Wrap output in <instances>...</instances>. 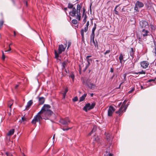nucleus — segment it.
I'll return each mask as SVG.
<instances>
[{"instance_id": "obj_3", "label": "nucleus", "mask_w": 156, "mask_h": 156, "mask_svg": "<svg viewBox=\"0 0 156 156\" xmlns=\"http://www.w3.org/2000/svg\"><path fill=\"white\" fill-rule=\"evenodd\" d=\"M67 41H66V43L65 44V46L61 44L59 45V47L58 48V52H57V51L55 50V58H58L59 57V55L61 54L62 52L64 51L65 49L66 48L67 46Z\"/></svg>"}, {"instance_id": "obj_21", "label": "nucleus", "mask_w": 156, "mask_h": 156, "mask_svg": "<svg viewBox=\"0 0 156 156\" xmlns=\"http://www.w3.org/2000/svg\"><path fill=\"white\" fill-rule=\"evenodd\" d=\"M134 49L133 48H130V51L129 52V54L133 58L134 55Z\"/></svg>"}, {"instance_id": "obj_42", "label": "nucleus", "mask_w": 156, "mask_h": 156, "mask_svg": "<svg viewBox=\"0 0 156 156\" xmlns=\"http://www.w3.org/2000/svg\"><path fill=\"white\" fill-rule=\"evenodd\" d=\"M71 129V128H66V129H64V128H62V129L63 130V131H67V130H68L69 129Z\"/></svg>"}, {"instance_id": "obj_56", "label": "nucleus", "mask_w": 156, "mask_h": 156, "mask_svg": "<svg viewBox=\"0 0 156 156\" xmlns=\"http://www.w3.org/2000/svg\"><path fill=\"white\" fill-rule=\"evenodd\" d=\"M19 86V85H16V86H15V88H17V87Z\"/></svg>"}, {"instance_id": "obj_15", "label": "nucleus", "mask_w": 156, "mask_h": 156, "mask_svg": "<svg viewBox=\"0 0 156 156\" xmlns=\"http://www.w3.org/2000/svg\"><path fill=\"white\" fill-rule=\"evenodd\" d=\"M96 24L95 23L94 24V27L93 28L92 30V32L91 34L90 35V36H95V33H94V31L96 28Z\"/></svg>"}, {"instance_id": "obj_19", "label": "nucleus", "mask_w": 156, "mask_h": 156, "mask_svg": "<svg viewBox=\"0 0 156 156\" xmlns=\"http://www.w3.org/2000/svg\"><path fill=\"white\" fill-rule=\"evenodd\" d=\"M26 121V118L24 116L22 117L21 119L19 121V122L21 123L24 124Z\"/></svg>"}, {"instance_id": "obj_38", "label": "nucleus", "mask_w": 156, "mask_h": 156, "mask_svg": "<svg viewBox=\"0 0 156 156\" xmlns=\"http://www.w3.org/2000/svg\"><path fill=\"white\" fill-rule=\"evenodd\" d=\"M110 52V50H107L105 52L104 54L105 55H106L107 54L109 53Z\"/></svg>"}, {"instance_id": "obj_31", "label": "nucleus", "mask_w": 156, "mask_h": 156, "mask_svg": "<svg viewBox=\"0 0 156 156\" xmlns=\"http://www.w3.org/2000/svg\"><path fill=\"white\" fill-rule=\"evenodd\" d=\"M72 22L74 24H76L78 23L77 20L76 19L73 20L72 21Z\"/></svg>"}, {"instance_id": "obj_2", "label": "nucleus", "mask_w": 156, "mask_h": 156, "mask_svg": "<svg viewBox=\"0 0 156 156\" xmlns=\"http://www.w3.org/2000/svg\"><path fill=\"white\" fill-rule=\"evenodd\" d=\"M82 7L81 4H78L76 9L75 7L73 8L72 11L69 12V15L72 17H75L79 21H80L81 20L80 10Z\"/></svg>"}, {"instance_id": "obj_25", "label": "nucleus", "mask_w": 156, "mask_h": 156, "mask_svg": "<svg viewBox=\"0 0 156 156\" xmlns=\"http://www.w3.org/2000/svg\"><path fill=\"white\" fill-rule=\"evenodd\" d=\"M87 96V94H84L80 98V101H83Z\"/></svg>"}, {"instance_id": "obj_24", "label": "nucleus", "mask_w": 156, "mask_h": 156, "mask_svg": "<svg viewBox=\"0 0 156 156\" xmlns=\"http://www.w3.org/2000/svg\"><path fill=\"white\" fill-rule=\"evenodd\" d=\"M14 129H12L10 130L8 133L7 135L8 136H11L13 135L14 132Z\"/></svg>"}, {"instance_id": "obj_45", "label": "nucleus", "mask_w": 156, "mask_h": 156, "mask_svg": "<svg viewBox=\"0 0 156 156\" xmlns=\"http://www.w3.org/2000/svg\"><path fill=\"white\" fill-rule=\"evenodd\" d=\"M155 44V47H154V50H155V51H154V53L155 54V55H156V44Z\"/></svg>"}, {"instance_id": "obj_62", "label": "nucleus", "mask_w": 156, "mask_h": 156, "mask_svg": "<svg viewBox=\"0 0 156 156\" xmlns=\"http://www.w3.org/2000/svg\"><path fill=\"white\" fill-rule=\"evenodd\" d=\"M122 83H121L120 84V85H119V88H120V86H121V84H122Z\"/></svg>"}, {"instance_id": "obj_33", "label": "nucleus", "mask_w": 156, "mask_h": 156, "mask_svg": "<svg viewBox=\"0 0 156 156\" xmlns=\"http://www.w3.org/2000/svg\"><path fill=\"white\" fill-rule=\"evenodd\" d=\"M84 17L83 20V21L84 22V23H85L86 22V19L87 18V16L86 15H85L84 16Z\"/></svg>"}, {"instance_id": "obj_23", "label": "nucleus", "mask_w": 156, "mask_h": 156, "mask_svg": "<svg viewBox=\"0 0 156 156\" xmlns=\"http://www.w3.org/2000/svg\"><path fill=\"white\" fill-rule=\"evenodd\" d=\"M96 129L97 127L96 126H94L92 130L89 133L88 135L90 136L92 133H93L94 132H95L96 131Z\"/></svg>"}, {"instance_id": "obj_39", "label": "nucleus", "mask_w": 156, "mask_h": 156, "mask_svg": "<svg viewBox=\"0 0 156 156\" xmlns=\"http://www.w3.org/2000/svg\"><path fill=\"white\" fill-rule=\"evenodd\" d=\"M6 154L7 156H13L12 155V154L9 153L7 152L6 153Z\"/></svg>"}, {"instance_id": "obj_7", "label": "nucleus", "mask_w": 156, "mask_h": 156, "mask_svg": "<svg viewBox=\"0 0 156 156\" xmlns=\"http://www.w3.org/2000/svg\"><path fill=\"white\" fill-rule=\"evenodd\" d=\"M89 25V22L88 21L86 23V27H85L84 29H82L80 31L81 35L82 37V39L84 40V32H86L88 30V27Z\"/></svg>"}, {"instance_id": "obj_14", "label": "nucleus", "mask_w": 156, "mask_h": 156, "mask_svg": "<svg viewBox=\"0 0 156 156\" xmlns=\"http://www.w3.org/2000/svg\"><path fill=\"white\" fill-rule=\"evenodd\" d=\"M120 4H119L116 6L114 9V13L117 15H119L118 11H121V7H119V6Z\"/></svg>"}, {"instance_id": "obj_27", "label": "nucleus", "mask_w": 156, "mask_h": 156, "mask_svg": "<svg viewBox=\"0 0 156 156\" xmlns=\"http://www.w3.org/2000/svg\"><path fill=\"white\" fill-rule=\"evenodd\" d=\"M124 56V55H123L121 53L120 54V56L119 57V58L120 61V62L121 63L122 60L123 59V56Z\"/></svg>"}, {"instance_id": "obj_16", "label": "nucleus", "mask_w": 156, "mask_h": 156, "mask_svg": "<svg viewBox=\"0 0 156 156\" xmlns=\"http://www.w3.org/2000/svg\"><path fill=\"white\" fill-rule=\"evenodd\" d=\"M33 103V101L32 100H30L28 101L27 103V104L26 107V109L28 110L30 107Z\"/></svg>"}, {"instance_id": "obj_41", "label": "nucleus", "mask_w": 156, "mask_h": 156, "mask_svg": "<svg viewBox=\"0 0 156 156\" xmlns=\"http://www.w3.org/2000/svg\"><path fill=\"white\" fill-rule=\"evenodd\" d=\"M2 58L3 60H4L5 59V56L4 55V52L2 51Z\"/></svg>"}, {"instance_id": "obj_10", "label": "nucleus", "mask_w": 156, "mask_h": 156, "mask_svg": "<svg viewBox=\"0 0 156 156\" xmlns=\"http://www.w3.org/2000/svg\"><path fill=\"white\" fill-rule=\"evenodd\" d=\"M140 65L142 68L143 69H146L148 67L149 63L147 61H144L140 62Z\"/></svg>"}, {"instance_id": "obj_35", "label": "nucleus", "mask_w": 156, "mask_h": 156, "mask_svg": "<svg viewBox=\"0 0 156 156\" xmlns=\"http://www.w3.org/2000/svg\"><path fill=\"white\" fill-rule=\"evenodd\" d=\"M135 90V88L133 87L132 88L131 90L128 91V93L129 94H130L132 93Z\"/></svg>"}, {"instance_id": "obj_26", "label": "nucleus", "mask_w": 156, "mask_h": 156, "mask_svg": "<svg viewBox=\"0 0 156 156\" xmlns=\"http://www.w3.org/2000/svg\"><path fill=\"white\" fill-rule=\"evenodd\" d=\"M68 88H66L65 89V90L64 92V93L63 94V99H64L65 98L66 95V94L67 92H68Z\"/></svg>"}, {"instance_id": "obj_46", "label": "nucleus", "mask_w": 156, "mask_h": 156, "mask_svg": "<svg viewBox=\"0 0 156 156\" xmlns=\"http://www.w3.org/2000/svg\"><path fill=\"white\" fill-rule=\"evenodd\" d=\"M126 75H127V74L126 73H125V74H124L123 77H124V79L125 80H126Z\"/></svg>"}, {"instance_id": "obj_55", "label": "nucleus", "mask_w": 156, "mask_h": 156, "mask_svg": "<svg viewBox=\"0 0 156 156\" xmlns=\"http://www.w3.org/2000/svg\"><path fill=\"white\" fill-rule=\"evenodd\" d=\"M64 10L65 11H66L67 10V8H64Z\"/></svg>"}, {"instance_id": "obj_58", "label": "nucleus", "mask_w": 156, "mask_h": 156, "mask_svg": "<svg viewBox=\"0 0 156 156\" xmlns=\"http://www.w3.org/2000/svg\"><path fill=\"white\" fill-rule=\"evenodd\" d=\"M65 71L66 73H67V71L66 69H65Z\"/></svg>"}, {"instance_id": "obj_9", "label": "nucleus", "mask_w": 156, "mask_h": 156, "mask_svg": "<svg viewBox=\"0 0 156 156\" xmlns=\"http://www.w3.org/2000/svg\"><path fill=\"white\" fill-rule=\"evenodd\" d=\"M59 122L63 125H68L69 123L70 122L69 119L68 118H66L65 119H60Z\"/></svg>"}, {"instance_id": "obj_17", "label": "nucleus", "mask_w": 156, "mask_h": 156, "mask_svg": "<svg viewBox=\"0 0 156 156\" xmlns=\"http://www.w3.org/2000/svg\"><path fill=\"white\" fill-rule=\"evenodd\" d=\"M136 5L140 8L144 6L143 3L139 1H137L136 2Z\"/></svg>"}, {"instance_id": "obj_53", "label": "nucleus", "mask_w": 156, "mask_h": 156, "mask_svg": "<svg viewBox=\"0 0 156 156\" xmlns=\"http://www.w3.org/2000/svg\"><path fill=\"white\" fill-rule=\"evenodd\" d=\"M108 156H113V154H111V153H109Z\"/></svg>"}, {"instance_id": "obj_36", "label": "nucleus", "mask_w": 156, "mask_h": 156, "mask_svg": "<svg viewBox=\"0 0 156 156\" xmlns=\"http://www.w3.org/2000/svg\"><path fill=\"white\" fill-rule=\"evenodd\" d=\"M78 98L77 97H75L73 99V100L74 102L76 101H78Z\"/></svg>"}, {"instance_id": "obj_30", "label": "nucleus", "mask_w": 156, "mask_h": 156, "mask_svg": "<svg viewBox=\"0 0 156 156\" xmlns=\"http://www.w3.org/2000/svg\"><path fill=\"white\" fill-rule=\"evenodd\" d=\"M67 62L66 61L64 62L63 63H62V66L63 67V68H65L67 64Z\"/></svg>"}, {"instance_id": "obj_63", "label": "nucleus", "mask_w": 156, "mask_h": 156, "mask_svg": "<svg viewBox=\"0 0 156 156\" xmlns=\"http://www.w3.org/2000/svg\"><path fill=\"white\" fill-rule=\"evenodd\" d=\"M22 156H26L24 153H23V155Z\"/></svg>"}, {"instance_id": "obj_8", "label": "nucleus", "mask_w": 156, "mask_h": 156, "mask_svg": "<svg viewBox=\"0 0 156 156\" xmlns=\"http://www.w3.org/2000/svg\"><path fill=\"white\" fill-rule=\"evenodd\" d=\"M140 27L143 29L149 28L148 23L145 21H141L140 22Z\"/></svg>"}, {"instance_id": "obj_50", "label": "nucleus", "mask_w": 156, "mask_h": 156, "mask_svg": "<svg viewBox=\"0 0 156 156\" xmlns=\"http://www.w3.org/2000/svg\"><path fill=\"white\" fill-rule=\"evenodd\" d=\"M114 71V70L112 68H111V69L110 72L112 73H113Z\"/></svg>"}, {"instance_id": "obj_6", "label": "nucleus", "mask_w": 156, "mask_h": 156, "mask_svg": "<svg viewBox=\"0 0 156 156\" xmlns=\"http://www.w3.org/2000/svg\"><path fill=\"white\" fill-rule=\"evenodd\" d=\"M127 108V106H124L123 105H122L119 110L118 111L116 112V113L118 114L119 116H121L123 113L125 112Z\"/></svg>"}, {"instance_id": "obj_44", "label": "nucleus", "mask_w": 156, "mask_h": 156, "mask_svg": "<svg viewBox=\"0 0 156 156\" xmlns=\"http://www.w3.org/2000/svg\"><path fill=\"white\" fill-rule=\"evenodd\" d=\"M126 100H125L123 103V104L122 105H124V106H127L126 105H125V104H126Z\"/></svg>"}, {"instance_id": "obj_47", "label": "nucleus", "mask_w": 156, "mask_h": 156, "mask_svg": "<svg viewBox=\"0 0 156 156\" xmlns=\"http://www.w3.org/2000/svg\"><path fill=\"white\" fill-rule=\"evenodd\" d=\"M11 48L10 46H9V49L8 50H6L5 51V52L9 51L11 50Z\"/></svg>"}, {"instance_id": "obj_57", "label": "nucleus", "mask_w": 156, "mask_h": 156, "mask_svg": "<svg viewBox=\"0 0 156 156\" xmlns=\"http://www.w3.org/2000/svg\"><path fill=\"white\" fill-rule=\"evenodd\" d=\"M14 36H16V34L15 32L14 31Z\"/></svg>"}, {"instance_id": "obj_29", "label": "nucleus", "mask_w": 156, "mask_h": 156, "mask_svg": "<svg viewBox=\"0 0 156 156\" xmlns=\"http://www.w3.org/2000/svg\"><path fill=\"white\" fill-rule=\"evenodd\" d=\"M73 4H72V3H69L68 4V8H69V9H73V8L74 7H73Z\"/></svg>"}, {"instance_id": "obj_64", "label": "nucleus", "mask_w": 156, "mask_h": 156, "mask_svg": "<svg viewBox=\"0 0 156 156\" xmlns=\"http://www.w3.org/2000/svg\"><path fill=\"white\" fill-rule=\"evenodd\" d=\"M141 39L140 38H139V41H140V40Z\"/></svg>"}, {"instance_id": "obj_61", "label": "nucleus", "mask_w": 156, "mask_h": 156, "mask_svg": "<svg viewBox=\"0 0 156 156\" xmlns=\"http://www.w3.org/2000/svg\"><path fill=\"white\" fill-rule=\"evenodd\" d=\"M12 43H11V44H10L9 45V46H10V45H12Z\"/></svg>"}, {"instance_id": "obj_52", "label": "nucleus", "mask_w": 156, "mask_h": 156, "mask_svg": "<svg viewBox=\"0 0 156 156\" xmlns=\"http://www.w3.org/2000/svg\"><path fill=\"white\" fill-rule=\"evenodd\" d=\"M124 7L122 8L121 9V10L120 11H121V12H123V11H124Z\"/></svg>"}, {"instance_id": "obj_37", "label": "nucleus", "mask_w": 156, "mask_h": 156, "mask_svg": "<svg viewBox=\"0 0 156 156\" xmlns=\"http://www.w3.org/2000/svg\"><path fill=\"white\" fill-rule=\"evenodd\" d=\"M4 22L2 20H1L0 21V29L1 28V27L2 26Z\"/></svg>"}, {"instance_id": "obj_18", "label": "nucleus", "mask_w": 156, "mask_h": 156, "mask_svg": "<svg viewBox=\"0 0 156 156\" xmlns=\"http://www.w3.org/2000/svg\"><path fill=\"white\" fill-rule=\"evenodd\" d=\"M45 99L43 97H39V102L40 105L43 104L44 102Z\"/></svg>"}, {"instance_id": "obj_12", "label": "nucleus", "mask_w": 156, "mask_h": 156, "mask_svg": "<svg viewBox=\"0 0 156 156\" xmlns=\"http://www.w3.org/2000/svg\"><path fill=\"white\" fill-rule=\"evenodd\" d=\"M90 43L91 46L94 45L95 47L98 48V42L96 41V43L94 41V36H90Z\"/></svg>"}, {"instance_id": "obj_20", "label": "nucleus", "mask_w": 156, "mask_h": 156, "mask_svg": "<svg viewBox=\"0 0 156 156\" xmlns=\"http://www.w3.org/2000/svg\"><path fill=\"white\" fill-rule=\"evenodd\" d=\"M142 32L143 37H145L148 35V31L147 30H146L144 29H143L142 30Z\"/></svg>"}, {"instance_id": "obj_49", "label": "nucleus", "mask_w": 156, "mask_h": 156, "mask_svg": "<svg viewBox=\"0 0 156 156\" xmlns=\"http://www.w3.org/2000/svg\"><path fill=\"white\" fill-rule=\"evenodd\" d=\"M92 4L91 3L90 5V11L91 12V6H92Z\"/></svg>"}, {"instance_id": "obj_34", "label": "nucleus", "mask_w": 156, "mask_h": 156, "mask_svg": "<svg viewBox=\"0 0 156 156\" xmlns=\"http://www.w3.org/2000/svg\"><path fill=\"white\" fill-rule=\"evenodd\" d=\"M86 9L83 7V11L82 13V16H84L85 15H86L85 13Z\"/></svg>"}, {"instance_id": "obj_5", "label": "nucleus", "mask_w": 156, "mask_h": 156, "mask_svg": "<svg viewBox=\"0 0 156 156\" xmlns=\"http://www.w3.org/2000/svg\"><path fill=\"white\" fill-rule=\"evenodd\" d=\"M95 105V104L94 103H92L91 105L90 103L87 104L83 107V109L84 110L87 112L88 110H89L94 108Z\"/></svg>"}, {"instance_id": "obj_4", "label": "nucleus", "mask_w": 156, "mask_h": 156, "mask_svg": "<svg viewBox=\"0 0 156 156\" xmlns=\"http://www.w3.org/2000/svg\"><path fill=\"white\" fill-rule=\"evenodd\" d=\"M43 119V116L41 114H38V113L34 117L32 120L31 123L33 124H35L37 122H39L40 124L41 122L40 120Z\"/></svg>"}, {"instance_id": "obj_59", "label": "nucleus", "mask_w": 156, "mask_h": 156, "mask_svg": "<svg viewBox=\"0 0 156 156\" xmlns=\"http://www.w3.org/2000/svg\"><path fill=\"white\" fill-rule=\"evenodd\" d=\"M8 115L10 116L11 115V113L10 112H8Z\"/></svg>"}, {"instance_id": "obj_54", "label": "nucleus", "mask_w": 156, "mask_h": 156, "mask_svg": "<svg viewBox=\"0 0 156 156\" xmlns=\"http://www.w3.org/2000/svg\"><path fill=\"white\" fill-rule=\"evenodd\" d=\"M154 80H151H151H149V82H151V81H154Z\"/></svg>"}, {"instance_id": "obj_43", "label": "nucleus", "mask_w": 156, "mask_h": 156, "mask_svg": "<svg viewBox=\"0 0 156 156\" xmlns=\"http://www.w3.org/2000/svg\"><path fill=\"white\" fill-rule=\"evenodd\" d=\"M71 42L70 41H69L68 42V46L67 47V48H68L71 45Z\"/></svg>"}, {"instance_id": "obj_13", "label": "nucleus", "mask_w": 156, "mask_h": 156, "mask_svg": "<svg viewBox=\"0 0 156 156\" xmlns=\"http://www.w3.org/2000/svg\"><path fill=\"white\" fill-rule=\"evenodd\" d=\"M91 57V55H88L86 57V58L87 62V64L85 69H87L88 67L90 64V62L92 61V59H89V58Z\"/></svg>"}, {"instance_id": "obj_48", "label": "nucleus", "mask_w": 156, "mask_h": 156, "mask_svg": "<svg viewBox=\"0 0 156 156\" xmlns=\"http://www.w3.org/2000/svg\"><path fill=\"white\" fill-rule=\"evenodd\" d=\"M109 136H106V138H107V139L108 140H110V139L111 138L110 137H109Z\"/></svg>"}, {"instance_id": "obj_11", "label": "nucleus", "mask_w": 156, "mask_h": 156, "mask_svg": "<svg viewBox=\"0 0 156 156\" xmlns=\"http://www.w3.org/2000/svg\"><path fill=\"white\" fill-rule=\"evenodd\" d=\"M115 108L112 106H110L108 112V115L109 116H112L113 112L115 111Z\"/></svg>"}, {"instance_id": "obj_60", "label": "nucleus", "mask_w": 156, "mask_h": 156, "mask_svg": "<svg viewBox=\"0 0 156 156\" xmlns=\"http://www.w3.org/2000/svg\"><path fill=\"white\" fill-rule=\"evenodd\" d=\"M93 95V93H92L91 94V96L92 97Z\"/></svg>"}, {"instance_id": "obj_51", "label": "nucleus", "mask_w": 156, "mask_h": 156, "mask_svg": "<svg viewBox=\"0 0 156 156\" xmlns=\"http://www.w3.org/2000/svg\"><path fill=\"white\" fill-rule=\"evenodd\" d=\"M13 104V103H12L11 104L9 105V108L11 109V106H12V105Z\"/></svg>"}, {"instance_id": "obj_40", "label": "nucleus", "mask_w": 156, "mask_h": 156, "mask_svg": "<svg viewBox=\"0 0 156 156\" xmlns=\"http://www.w3.org/2000/svg\"><path fill=\"white\" fill-rule=\"evenodd\" d=\"M138 7L135 5V6L134 7V10L136 11H138Z\"/></svg>"}, {"instance_id": "obj_22", "label": "nucleus", "mask_w": 156, "mask_h": 156, "mask_svg": "<svg viewBox=\"0 0 156 156\" xmlns=\"http://www.w3.org/2000/svg\"><path fill=\"white\" fill-rule=\"evenodd\" d=\"M89 88L92 89H94L96 87V86L95 84L92 83H90L88 85Z\"/></svg>"}, {"instance_id": "obj_1", "label": "nucleus", "mask_w": 156, "mask_h": 156, "mask_svg": "<svg viewBox=\"0 0 156 156\" xmlns=\"http://www.w3.org/2000/svg\"><path fill=\"white\" fill-rule=\"evenodd\" d=\"M51 106L48 105H44L42 108L41 110L38 112L43 116V119L45 120L48 119L53 114L52 112L50 110Z\"/></svg>"}, {"instance_id": "obj_32", "label": "nucleus", "mask_w": 156, "mask_h": 156, "mask_svg": "<svg viewBox=\"0 0 156 156\" xmlns=\"http://www.w3.org/2000/svg\"><path fill=\"white\" fill-rule=\"evenodd\" d=\"M136 74H145V72L143 70H142L141 71L139 72L138 73H136Z\"/></svg>"}, {"instance_id": "obj_28", "label": "nucleus", "mask_w": 156, "mask_h": 156, "mask_svg": "<svg viewBox=\"0 0 156 156\" xmlns=\"http://www.w3.org/2000/svg\"><path fill=\"white\" fill-rule=\"evenodd\" d=\"M69 77L72 79L73 80V81L75 78V76L73 73L72 72L71 73Z\"/></svg>"}]
</instances>
